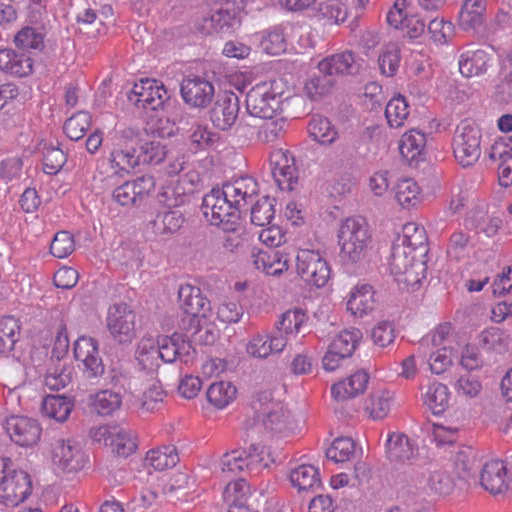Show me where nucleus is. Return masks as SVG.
<instances>
[{"label":"nucleus","instance_id":"1","mask_svg":"<svg viewBox=\"0 0 512 512\" xmlns=\"http://www.w3.org/2000/svg\"><path fill=\"white\" fill-rule=\"evenodd\" d=\"M386 456L395 465L404 466L403 481L410 487H421L428 469L420 458L416 440L400 432H392L385 443Z\"/></svg>","mask_w":512,"mask_h":512},{"label":"nucleus","instance_id":"2","mask_svg":"<svg viewBox=\"0 0 512 512\" xmlns=\"http://www.w3.org/2000/svg\"><path fill=\"white\" fill-rule=\"evenodd\" d=\"M254 418L268 432L286 437L295 430L290 411L273 398L271 390H259L252 402Z\"/></svg>","mask_w":512,"mask_h":512},{"label":"nucleus","instance_id":"3","mask_svg":"<svg viewBox=\"0 0 512 512\" xmlns=\"http://www.w3.org/2000/svg\"><path fill=\"white\" fill-rule=\"evenodd\" d=\"M337 237L342 258L346 262L359 263L372 249V232L362 217L354 216L343 220Z\"/></svg>","mask_w":512,"mask_h":512},{"label":"nucleus","instance_id":"4","mask_svg":"<svg viewBox=\"0 0 512 512\" xmlns=\"http://www.w3.org/2000/svg\"><path fill=\"white\" fill-rule=\"evenodd\" d=\"M296 270L301 279L310 286L322 288L328 283L331 267L319 242L303 243L298 246Z\"/></svg>","mask_w":512,"mask_h":512},{"label":"nucleus","instance_id":"5","mask_svg":"<svg viewBox=\"0 0 512 512\" xmlns=\"http://www.w3.org/2000/svg\"><path fill=\"white\" fill-rule=\"evenodd\" d=\"M284 84L282 80L257 83L246 95V108L251 116L272 119L283 110Z\"/></svg>","mask_w":512,"mask_h":512},{"label":"nucleus","instance_id":"6","mask_svg":"<svg viewBox=\"0 0 512 512\" xmlns=\"http://www.w3.org/2000/svg\"><path fill=\"white\" fill-rule=\"evenodd\" d=\"M110 154L108 162L114 175L124 177L130 174L140 163L136 154L138 135L131 128L117 130L109 138Z\"/></svg>","mask_w":512,"mask_h":512},{"label":"nucleus","instance_id":"7","mask_svg":"<svg viewBox=\"0 0 512 512\" xmlns=\"http://www.w3.org/2000/svg\"><path fill=\"white\" fill-rule=\"evenodd\" d=\"M416 251L394 243L389 257V269L399 283L415 289L426 277V264L417 260Z\"/></svg>","mask_w":512,"mask_h":512},{"label":"nucleus","instance_id":"8","mask_svg":"<svg viewBox=\"0 0 512 512\" xmlns=\"http://www.w3.org/2000/svg\"><path fill=\"white\" fill-rule=\"evenodd\" d=\"M179 307L183 314L182 327L187 331H197L202 320H210L212 309L210 301L203 295L200 288L191 284H183L178 290Z\"/></svg>","mask_w":512,"mask_h":512},{"label":"nucleus","instance_id":"9","mask_svg":"<svg viewBox=\"0 0 512 512\" xmlns=\"http://www.w3.org/2000/svg\"><path fill=\"white\" fill-rule=\"evenodd\" d=\"M32 492L30 476L23 470L12 468L9 458L0 460V499L6 506H17Z\"/></svg>","mask_w":512,"mask_h":512},{"label":"nucleus","instance_id":"10","mask_svg":"<svg viewBox=\"0 0 512 512\" xmlns=\"http://www.w3.org/2000/svg\"><path fill=\"white\" fill-rule=\"evenodd\" d=\"M453 153L456 161L462 167L474 165L481 155V131L470 121H461L453 136Z\"/></svg>","mask_w":512,"mask_h":512},{"label":"nucleus","instance_id":"11","mask_svg":"<svg viewBox=\"0 0 512 512\" xmlns=\"http://www.w3.org/2000/svg\"><path fill=\"white\" fill-rule=\"evenodd\" d=\"M203 215L212 225L221 227L224 231H235L240 214L225 198L220 189H212L202 201Z\"/></svg>","mask_w":512,"mask_h":512},{"label":"nucleus","instance_id":"12","mask_svg":"<svg viewBox=\"0 0 512 512\" xmlns=\"http://www.w3.org/2000/svg\"><path fill=\"white\" fill-rule=\"evenodd\" d=\"M135 324L136 314L128 304L116 303L108 308L106 326L116 342H132L136 335Z\"/></svg>","mask_w":512,"mask_h":512},{"label":"nucleus","instance_id":"13","mask_svg":"<svg viewBox=\"0 0 512 512\" xmlns=\"http://www.w3.org/2000/svg\"><path fill=\"white\" fill-rule=\"evenodd\" d=\"M155 186L153 176L142 175L117 186L112 192V198L121 206H140L153 194Z\"/></svg>","mask_w":512,"mask_h":512},{"label":"nucleus","instance_id":"14","mask_svg":"<svg viewBox=\"0 0 512 512\" xmlns=\"http://www.w3.org/2000/svg\"><path fill=\"white\" fill-rule=\"evenodd\" d=\"M94 441L110 447L112 452L128 457L137 449L136 436L129 430L117 426H100L91 431Z\"/></svg>","mask_w":512,"mask_h":512},{"label":"nucleus","instance_id":"15","mask_svg":"<svg viewBox=\"0 0 512 512\" xmlns=\"http://www.w3.org/2000/svg\"><path fill=\"white\" fill-rule=\"evenodd\" d=\"M272 176L278 187L283 191H291L297 183L295 160L288 150L275 149L269 157Z\"/></svg>","mask_w":512,"mask_h":512},{"label":"nucleus","instance_id":"16","mask_svg":"<svg viewBox=\"0 0 512 512\" xmlns=\"http://www.w3.org/2000/svg\"><path fill=\"white\" fill-rule=\"evenodd\" d=\"M74 356L76 361L83 365L84 375L91 379L104 373V364L99 355L98 342L92 337L81 336L74 344Z\"/></svg>","mask_w":512,"mask_h":512},{"label":"nucleus","instance_id":"17","mask_svg":"<svg viewBox=\"0 0 512 512\" xmlns=\"http://www.w3.org/2000/svg\"><path fill=\"white\" fill-rule=\"evenodd\" d=\"M132 92L136 97L137 106L146 110L157 111L163 108L165 102L169 99L164 84L156 79H141L139 83L134 85Z\"/></svg>","mask_w":512,"mask_h":512},{"label":"nucleus","instance_id":"18","mask_svg":"<svg viewBox=\"0 0 512 512\" xmlns=\"http://www.w3.org/2000/svg\"><path fill=\"white\" fill-rule=\"evenodd\" d=\"M287 346V338L275 332L262 331L253 334L247 342L246 353L259 359H266L278 355Z\"/></svg>","mask_w":512,"mask_h":512},{"label":"nucleus","instance_id":"19","mask_svg":"<svg viewBox=\"0 0 512 512\" xmlns=\"http://www.w3.org/2000/svg\"><path fill=\"white\" fill-rule=\"evenodd\" d=\"M407 6V0H396L387 14V21L391 26L402 30L408 38L417 39L424 33L426 25L417 15L410 14Z\"/></svg>","mask_w":512,"mask_h":512},{"label":"nucleus","instance_id":"20","mask_svg":"<svg viewBox=\"0 0 512 512\" xmlns=\"http://www.w3.org/2000/svg\"><path fill=\"white\" fill-rule=\"evenodd\" d=\"M51 459L65 472H75L84 466V455L78 445L70 440L57 439L51 444Z\"/></svg>","mask_w":512,"mask_h":512},{"label":"nucleus","instance_id":"21","mask_svg":"<svg viewBox=\"0 0 512 512\" xmlns=\"http://www.w3.org/2000/svg\"><path fill=\"white\" fill-rule=\"evenodd\" d=\"M158 353L159 362L172 363L179 359L187 364L192 361L195 349L184 335L174 333L158 339Z\"/></svg>","mask_w":512,"mask_h":512},{"label":"nucleus","instance_id":"22","mask_svg":"<svg viewBox=\"0 0 512 512\" xmlns=\"http://www.w3.org/2000/svg\"><path fill=\"white\" fill-rule=\"evenodd\" d=\"M181 96L191 107L204 108L211 103L214 97V86L205 78L187 77L181 84Z\"/></svg>","mask_w":512,"mask_h":512},{"label":"nucleus","instance_id":"23","mask_svg":"<svg viewBox=\"0 0 512 512\" xmlns=\"http://www.w3.org/2000/svg\"><path fill=\"white\" fill-rule=\"evenodd\" d=\"M257 182L250 177H243L223 185L220 192L236 208L240 210L246 207L257 194Z\"/></svg>","mask_w":512,"mask_h":512},{"label":"nucleus","instance_id":"24","mask_svg":"<svg viewBox=\"0 0 512 512\" xmlns=\"http://www.w3.org/2000/svg\"><path fill=\"white\" fill-rule=\"evenodd\" d=\"M6 429L11 440L23 447L36 444L41 435L37 421L24 416L10 417Z\"/></svg>","mask_w":512,"mask_h":512},{"label":"nucleus","instance_id":"25","mask_svg":"<svg viewBox=\"0 0 512 512\" xmlns=\"http://www.w3.org/2000/svg\"><path fill=\"white\" fill-rule=\"evenodd\" d=\"M489 157L498 164V177L501 186L512 184V137L503 136L494 141Z\"/></svg>","mask_w":512,"mask_h":512},{"label":"nucleus","instance_id":"26","mask_svg":"<svg viewBox=\"0 0 512 512\" xmlns=\"http://www.w3.org/2000/svg\"><path fill=\"white\" fill-rule=\"evenodd\" d=\"M491 63V55L485 50L475 47L463 49L458 57L459 72L466 78L485 74Z\"/></svg>","mask_w":512,"mask_h":512},{"label":"nucleus","instance_id":"27","mask_svg":"<svg viewBox=\"0 0 512 512\" xmlns=\"http://www.w3.org/2000/svg\"><path fill=\"white\" fill-rule=\"evenodd\" d=\"M396 406V393L387 388L373 390L365 401L364 411L374 421L386 418Z\"/></svg>","mask_w":512,"mask_h":512},{"label":"nucleus","instance_id":"28","mask_svg":"<svg viewBox=\"0 0 512 512\" xmlns=\"http://www.w3.org/2000/svg\"><path fill=\"white\" fill-rule=\"evenodd\" d=\"M239 113V101L233 93L225 94L215 103L211 111V121L220 130H229L236 122Z\"/></svg>","mask_w":512,"mask_h":512},{"label":"nucleus","instance_id":"29","mask_svg":"<svg viewBox=\"0 0 512 512\" xmlns=\"http://www.w3.org/2000/svg\"><path fill=\"white\" fill-rule=\"evenodd\" d=\"M510 479L505 463L501 460H491L485 463L481 472V485L491 494H501L508 488Z\"/></svg>","mask_w":512,"mask_h":512},{"label":"nucleus","instance_id":"30","mask_svg":"<svg viewBox=\"0 0 512 512\" xmlns=\"http://www.w3.org/2000/svg\"><path fill=\"white\" fill-rule=\"evenodd\" d=\"M252 259L256 269L270 276H280L289 269V257L279 251L259 250Z\"/></svg>","mask_w":512,"mask_h":512},{"label":"nucleus","instance_id":"31","mask_svg":"<svg viewBox=\"0 0 512 512\" xmlns=\"http://www.w3.org/2000/svg\"><path fill=\"white\" fill-rule=\"evenodd\" d=\"M318 70L322 74L350 75L358 71V63L351 51H343L322 59L318 63Z\"/></svg>","mask_w":512,"mask_h":512},{"label":"nucleus","instance_id":"32","mask_svg":"<svg viewBox=\"0 0 512 512\" xmlns=\"http://www.w3.org/2000/svg\"><path fill=\"white\" fill-rule=\"evenodd\" d=\"M369 376L359 370L349 377L335 383L331 387L332 397L336 401H346L362 394L368 384Z\"/></svg>","mask_w":512,"mask_h":512},{"label":"nucleus","instance_id":"33","mask_svg":"<svg viewBox=\"0 0 512 512\" xmlns=\"http://www.w3.org/2000/svg\"><path fill=\"white\" fill-rule=\"evenodd\" d=\"M375 308L374 291L369 284H358L350 291L347 310L355 317H363Z\"/></svg>","mask_w":512,"mask_h":512},{"label":"nucleus","instance_id":"34","mask_svg":"<svg viewBox=\"0 0 512 512\" xmlns=\"http://www.w3.org/2000/svg\"><path fill=\"white\" fill-rule=\"evenodd\" d=\"M426 134L418 129L405 132L399 140V152L410 164L422 159L426 149Z\"/></svg>","mask_w":512,"mask_h":512},{"label":"nucleus","instance_id":"35","mask_svg":"<svg viewBox=\"0 0 512 512\" xmlns=\"http://www.w3.org/2000/svg\"><path fill=\"white\" fill-rule=\"evenodd\" d=\"M246 0H223L221 7L214 12L209 21L213 31H223L239 19L244 12Z\"/></svg>","mask_w":512,"mask_h":512},{"label":"nucleus","instance_id":"36","mask_svg":"<svg viewBox=\"0 0 512 512\" xmlns=\"http://www.w3.org/2000/svg\"><path fill=\"white\" fill-rule=\"evenodd\" d=\"M486 0H466L459 12L458 25L464 31H477L484 23Z\"/></svg>","mask_w":512,"mask_h":512},{"label":"nucleus","instance_id":"37","mask_svg":"<svg viewBox=\"0 0 512 512\" xmlns=\"http://www.w3.org/2000/svg\"><path fill=\"white\" fill-rule=\"evenodd\" d=\"M288 26L278 25L256 34V39L263 52L268 55H280L287 49Z\"/></svg>","mask_w":512,"mask_h":512},{"label":"nucleus","instance_id":"38","mask_svg":"<svg viewBox=\"0 0 512 512\" xmlns=\"http://www.w3.org/2000/svg\"><path fill=\"white\" fill-rule=\"evenodd\" d=\"M33 69V60L24 53L12 49L0 50V70L17 77L29 75Z\"/></svg>","mask_w":512,"mask_h":512},{"label":"nucleus","instance_id":"39","mask_svg":"<svg viewBox=\"0 0 512 512\" xmlns=\"http://www.w3.org/2000/svg\"><path fill=\"white\" fill-rule=\"evenodd\" d=\"M396 202L403 209H414L423 201V193L419 184L411 179H400L393 187Z\"/></svg>","mask_w":512,"mask_h":512},{"label":"nucleus","instance_id":"40","mask_svg":"<svg viewBox=\"0 0 512 512\" xmlns=\"http://www.w3.org/2000/svg\"><path fill=\"white\" fill-rule=\"evenodd\" d=\"M290 481L299 491H314L321 486L318 469L313 465L302 464L290 472Z\"/></svg>","mask_w":512,"mask_h":512},{"label":"nucleus","instance_id":"41","mask_svg":"<svg viewBox=\"0 0 512 512\" xmlns=\"http://www.w3.org/2000/svg\"><path fill=\"white\" fill-rule=\"evenodd\" d=\"M309 136L322 145H331L338 137L331 121L321 115H314L307 126Z\"/></svg>","mask_w":512,"mask_h":512},{"label":"nucleus","instance_id":"42","mask_svg":"<svg viewBox=\"0 0 512 512\" xmlns=\"http://www.w3.org/2000/svg\"><path fill=\"white\" fill-rule=\"evenodd\" d=\"M308 317L306 313L301 309H293L284 312L280 320L276 322L275 334L283 335L287 338V342L291 336H296L303 325L306 324Z\"/></svg>","mask_w":512,"mask_h":512},{"label":"nucleus","instance_id":"43","mask_svg":"<svg viewBox=\"0 0 512 512\" xmlns=\"http://www.w3.org/2000/svg\"><path fill=\"white\" fill-rule=\"evenodd\" d=\"M74 407L73 402L64 396L49 395L46 396L42 403V413L58 422H64L69 417Z\"/></svg>","mask_w":512,"mask_h":512},{"label":"nucleus","instance_id":"44","mask_svg":"<svg viewBox=\"0 0 512 512\" xmlns=\"http://www.w3.org/2000/svg\"><path fill=\"white\" fill-rule=\"evenodd\" d=\"M122 404V396L112 390H101L90 396L91 408L99 415L107 416L117 411Z\"/></svg>","mask_w":512,"mask_h":512},{"label":"nucleus","instance_id":"45","mask_svg":"<svg viewBox=\"0 0 512 512\" xmlns=\"http://www.w3.org/2000/svg\"><path fill=\"white\" fill-rule=\"evenodd\" d=\"M236 394V387L227 381L212 383L206 392L209 403L217 409L226 408L235 400Z\"/></svg>","mask_w":512,"mask_h":512},{"label":"nucleus","instance_id":"46","mask_svg":"<svg viewBox=\"0 0 512 512\" xmlns=\"http://www.w3.org/2000/svg\"><path fill=\"white\" fill-rule=\"evenodd\" d=\"M241 450H244V455H242L244 471L251 474H258L268 467L269 452L265 446L251 444L247 448H241Z\"/></svg>","mask_w":512,"mask_h":512},{"label":"nucleus","instance_id":"47","mask_svg":"<svg viewBox=\"0 0 512 512\" xmlns=\"http://www.w3.org/2000/svg\"><path fill=\"white\" fill-rule=\"evenodd\" d=\"M450 391L448 387L439 382H433L423 394L425 405L434 413L440 414L449 406Z\"/></svg>","mask_w":512,"mask_h":512},{"label":"nucleus","instance_id":"48","mask_svg":"<svg viewBox=\"0 0 512 512\" xmlns=\"http://www.w3.org/2000/svg\"><path fill=\"white\" fill-rule=\"evenodd\" d=\"M467 225L477 233L493 237L498 233L502 220L497 216L488 215L484 210L479 209L467 218Z\"/></svg>","mask_w":512,"mask_h":512},{"label":"nucleus","instance_id":"49","mask_svg":"<svg viewBox=\"0 0 512 512\" xmlns=\"http://www.w3.org/2000/svg\"><path fill=\"white\" fill-rule=\"evenodd\" d=\"M473 250L471 237L468 233L458 230L449 237L446 253L449 259L460 261L469 257Z\"/></svg>","mask_w":512,"mask_h":512},{"label":"nucleus","instance_id":"50","mask_svg":"<svg viewBox=\"0 0 512 512\" xmlns=\"http://www.w3.org/2000/svg\"><path fill=\"white\" fill-rule=\"evenodd\" d=\"M136 358L145 370H154L159 367L158 339L144 336L138 344Z\"/></svg>","mask_w":512,"mask_h":512},{"label":"nucleus","instance_id":"51","mask_svg":"<svg viewBox=\"0 0 512 512\" xmlns=\"http://www.w3.org/2000/svg\"><path fill=\"white\" fill-rule=\"evenodd\" d=\"M409 114V104L402 95H396L391 98L385 108V117L391 128L402 127Z\"/></svg>","mask_w":512,"mask_h":512},{"label":"nucleus","instance_id":"52","mask_svg":"<svg viewBox=\"0 0 512 512\" xmlns=\"http://www.w3.org/2000/svg\"><path fill=\"white\" fill-rule=\"evenodd\" d=\"M217 140V134L200 123H194L188 131L189 149L193 153L211 148Z\"/></svg>","mask_w":512,"mask_h":512},{"label":"nucleus","instance_id":"53","mask_svg":"<svg viewBox=\"0 0 512 512\" xmlns=\"http://www.w3.org/2000/svg\"><path fill=\"white\" fill-rule=\"evenodd\" d=\"M145 462L155 470H165L174 467L178 462V455L174 446H163L147 452Z\"/></svg>","mask_w":512,"mask_h":512},{"label":"nucleus","instance_id":"54","mask_svg":"<svg viewBox=\"0 0 512 512\" xmlns=\"http://www.w3.org/2000/svg\"><path fill=\"white\" fill-rule=\"evenodd\" d=\"M427 241L424 227L415 223L408 222L402 228V234L397 237L394 243L416 251L422 248Z\"/></svg>","mask_w":512,"mask_h":512},{"label":"nucleus","instance_id":"55","mask_svg":"<svg viewBox=\"0 0 512 512\" xmlns=\"http://www.w3.org/2000/svg\"><path fill=\"white\" fill-rule=\"evenodd\" d=\"M184 223V217L179 211L158 213L152 221V229L156 235H170L178 231Z\"/></svg>","mask_w":512,"mask_h":512},{"label":"nucleus","instance_id":"56","mask_svg":"<svg viewBox=\"0 0 512 512\" xmlns=\"http://www.w3.org/2000/svg\"><path fill=\"white\" fill-rule=\"evenodd\" d=\"M361 338L362 333L359 329H344L332 339L328 348L350 357L358 346Z\"/></svg>","mask_w":512,"mask_h":512},{"label":"nucleus","instance_id":"57","mask_svg":"<svg viewBox=\"0 0 512 512\" xmlns=\"http://www.w3.org/2000/svg\"><path fill=\"white\" fill-rule=\"evenodd\" d=\"M453 388L458 397L476 399L482 391L483 385L480 378L470 373H464L457 377Z\"/></svg>","mask_w":512,"mask_h":512},{"label":"nucleus","instance_id":"58","mask_svg":"<svg viewBox=\"0 0 512 512\" xmlns=\"http://www.w3.org/2000/svg\"><path fill=\"white\" fill-rule=\"evenodd\" d=\"M266 121L259 127L257 138L263 143H272L280 139L287 131L288 122L284 117H274L265 119Z\"/></svg>","mask_w":512,"mask_h":512},{"label":"nucleus","instance_id":"59","mask_svg":"<svg viewBox=\"0 0 512 512\" xmlns=\"http://www.w3.org/2000/svg\"><path fill=\"white\" fill-rule=\"evenodd\" d=\"M14 42L21 49H41L44 45V33L40 28L24 26L15 35Z\"/></svg>","mask_w":512,"mask_h":512},{"label":"nucleus","instance_id":"60","mask_svg":"<svg viewBox=\"0 0 512 512\" xmlns=\"http://www.w3.org/2000/svg\"><path fill=\"white\" fill-rule=\"evenodd\" d=\"M20 326L18 320L12 316L0 319V351L9 352L13 350L17 341Z\"/></svg>","mask_w":512,"mask_h":512},{"label":"nucleus","instance_id":"61","mask_svg":"<svg viewBox=\"0 0 512 512\" xmlns=\"http://www.w3.org/2000/svg\"><path fill=\"white\" fill-rule=\"evenodd\" d=\"M91 125V116L89 113L81 111L66 120L63 130L68 138L78 141L87 132Z\"/></svg>","mask_w":512,"mask_h":512},{"label":"nucleus","instance_id":"62","mask_svg":"<svg viewBox=\"0 0 512 512\" xmlns=\"http://www.w3.org/2000/svg\"><path fill=\"white\" fill-rule=\"evenodd\" d=\"M250 494V486L247 481L238 479L225 487L223 498L227 505H247Z\"/></svg>","mask_w":512,"mask_h":512},{"label":"nucleus","instance_id":"63","mask_svg":"<svg viewBox=\"0 0 512 512\" xmlns=\"http://www.w3.org/2000/svg\"><path fill=\"white\" fill-rule=\"evenodd\" d=\"M333 86V80L327 74L312 75L304 84V93L311 100H318L327 95Z\"/></svg>","mask_w":512,"mask_h":512},{"label":"nucleus","instance_id":"64","mask_svg":"<svg viewBox=\"0 0 512 512\" xmlns=\"http://www.w3.org/2000/svg\"><path fill=\"white\" fill-rule=\"evenodd\" d=\"M355 453V443L350 437H338L326 451L328 459L342 463L348 461Z\"/></svg>","mask_w":512,"mask_h":512}]
</instances>
